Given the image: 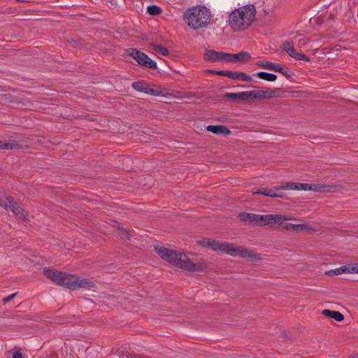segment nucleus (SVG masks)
<instances>
[{
  "label": "nucleus",
  "instance_id": "nucleus-1",
  "mask_svg": "<svg viewBox=\"0 0 358 358\" xmlns=\"http://www.w3.org/2000/svg\"><path fill=\"white\" fill-rule=\"evenodd\" d=\"M155 250L163 260L183 271L199 273L204 271L207 268L203 262L194 263L185 253L178 250L161 246H155Z\"/></svg>",
  "mask_w": 358,
  "mask_h": 358
},
{
  "label": "nucleus",
  "instance_id": "nucleus-2",
  "mask_svg": "<svg viewBox=\"0 0 358 358\" xmlns=\"http://www.w3.org/2000/svg\"><path fill=\"white\" fill-rule=\"evenodd\" d=\"M43 272L44 275L53 282L70 289L74 290L77 288L90 289L94 287L93 282L87 278L67 274L53 268H44Z\"/></svg>",
  "mask_w": 358,
  "mask_h": 358
},
{
  "label": "nucleus",
  "instance_id": "nucleus-3",
  "mask_svg": "<svg viewBox=\"0 0 358 358\" xmlns=\"http://www.w3.org/2000/svg\"><path fill=\"white\" fill-rule=\"evenodd\" d=\"M255 5L248 4L232 11L228 20L229 26L234 31H241L250 27L255 19Z\"/></svg>",
  "mask_w": 358,
  "mask_h": 358
},
{
  "label": "nucleus",
  "instance_id": "nucleus-4",
  "mask_svg": "<svg viewBox=\"0 0 358 358\" xmlns=\"http://www.w3.org/2000/svg\"><path fill=\"white\" fill-rule=\"evenodd\" d=\"M210 248L214 251H220L232 257L249 259L251 261L261 259L260 255L243 246H240L234 243L211 239Z\"/></svg>",
  "mask_w": 358,
  "mask_h": 358
},
{
  "label": "nucleus",
  "instance_id": "nucleus-5",
  "mask_svg": "<svg viewBox=\"0 0 358 358\" xmlns=\"http://www.w3.org/2000/svg\"><path fill=\"white\" fill-rule=\"evenodd\" d=\"M211 18L210 10L204 6L189 8L183 16L185 23L194 30L206 27L210 22Z\"/></svg>",
  "mask_w": 358,
  "mask_h": 358
},
{
  "label": "nucleus",
  "instance_id": "nucleus-6",
  "mask_svg": "<svg viewBox=\"0 0 358 358\" xmlns=\"http://www.w3.org/2000/svg\"><path fill=\"white\" fill-rule=\"evenodd\" d=\"M275 92L271 90H252L240 92H228L224 95V97L236 102H242L250 99H261L266 98H272Z\"/></svg>",
  "mask_w": 358,
  "mask_h": 358
},
{
  "label": "nucleus",
  "instance_id": "nucleus-7",
  "mask_svg": "<svg viewBox=\"0 0 358 358\" xmlns=\"http://www.w3.org/2000/svg\"><path fill=\"white\" fill-rule=\"evenodd\" d=\"M127 55L134 58L139 65L148 69H157V62L151 59L146 54L136 49L129 48L126 50Z\"/></svg>",
  "mask_w": 358,
  "mask_h": 358
},
{
  "label": "nucleus",
  "instance_id": "nucleus-8",
  "mask_svg": "<svg viewBox=\"0 0 358 358\" xmlns=\"http://www.w3.org/2000/svg\"><path fill=\"white\" fill-rule=\"evenodd\" d=\"M257 219L256 222L257 226H264L266 224H282L283 221L292 220L291 217L288 215H257Z\"/></svg>",
  "mask_w": 358,
  "mask_h": 358
},
{
  "label": "nucleus",
  "instance_id": "nucleus-9",
  "mask_svg": "<svg viewBox=\"0 0 358 358\" xmlns=\"http://www.w3.org/2000/svg\"><path fill=\"white\" fill-rule=\"evenodd\" d=\"M288 189H296V190H313L320 192H329L331 187L327 185H317L308 183H299V182H289L287 183Z\"/></svg>",
  "mask_w": 358,
  "mask_h": 358
},
{
  "label": "nucleus",
  "instance_id": "nucleus-10",
  "mask_svg": "<svg viewBox=\"0 0 358 358\" xmlns=\"http://www.w3.org/2000/svg\"><path fill=\"white\" fill-rule=\"evenodd\" d=\"M0 205L6 210H11L13 214L22 220H26V215L23 209L13 200L10 196L6 197L0 200Z\"/></svg>",
  "mask_w": 358,
  "mask_h": 358
},
{
  "label": "nucleus",
  "instance_id": "nucleus-11",
  "mask_svg": "<svg viewBox=\"0 0 358 358\" xmlns=\"http://www.w3.org/2000/svg\"><path fill=\"white\" fill-rule=\"evenodd\" d=\"M286 187L287 184L285 185L278 186L273 188L259 187L256 188V190L252 193L253 194H257L270 197L282 198L284 196L282 190L288 189Z\"/></svg>",
  "mask_w": 358,
  "mask_h": 358
},
{
  "label": "nucleus",
  "instance_id": "nucleus-12",
  "mask_svg": "<svg viewBox=\"0 0 358 358\" xmlns=\"http://www.w3.org/2000/svg\"><path fill=\"white\" fill-rule=\"evenodd\" d=\"M227 53L209 50L205 52L203 58L206 61L210 62L218 61L227 62Z\"/></svg>",
  "mask_w": 358,
  "mask_h": 358
},
{
  "label": "nucleus",
  "instance_id": "nucleus-13",
  "mask_svg": "<svg viewBox=\"0 0 358 358\" xmlns=\"http://www.w3.org/2000/svg\"><path fill=\"white\" fill-rule=\"evenodd\" d=\"M132 88L136 91L148 94L157 95V91L151 88L146 83L143 81L134 82L131 84Z\"/></svg>",
  "mask_w": 358,
  "mask_h": 358
},
{
  "label": "nucleus",
  "instance_id": "nucleus-14",
  "mask_svg": "<svg viewBox=\"0 0 358 358\" xmlns=\"http://www.w3.org/2000/svg\"><path fill=\"white\" fill-rule=\"evenodd\" d=\"M250 59V55L248 52H240L237 54L227 53V62H244Z\"/></svg>",
  "mask_w": 358,
  "mask_h": 358
},
{
  "label": "nucleus",
  "instance_id": "nucleus-15",
  "mask_svg": "<svg viewBox=\"0 0 358 358\" xmlns=\"http://www.w3.org/2000/svg\"><path fill=\"white\" fill-rule=\"evenodd\" d=\"M206 129L208 131L215 134H223L224 136H227L231 134V131L225 125L222 124L208 125L206 127Z\"/></svg>",
  "mask_w": 358,
  "mask_h": 358
},
{
  "label": "nucleus",
  "instance_id": "nucleus-16",
  "mask_svg": "<svg viewBox=\"0 0 358 358\" xmlns=\"http://www.w3.org/2000/svg\"><path fill=\"white\" fill-rule=\"evenodd\" d=\"M227 78L234 80H240L245 82H250L252 80L251 76L245 73L231 71L227 75Z\"/></svg>",
  "mask_w": 358,
  "mask_h": 358
},
{
  "label": "nucleus",
  "instance_id": "nucleus-17",
  "mask_svg": "<svg viewBox=\"0 0 358 358\" xmlns=\"http://www.w3.org/2000/svg\"><path fill=\"white\" fill-rule=\"evenodd\" d=\"M322 314L326 317L333 318L338 322H341L344 320L343 315L336 310H328V309H324L322 311Z\"/></svg>",
  "mask_w": 358,
  "mask_h": 358
},
{
  "label": "nucleus",
  "instance_id": "nucleus-18",
  "mask_svg": "<svg viewBox=\"0 0 358 358\" xmlns=\"http://www.w3.org/2000/svg\"><path fill=\"white\" fill-rule=\"evenodd\" d=\"M282 49L285 51L290 57L295 59L297 52L294 48V42L292 41H287L282 43Z\"/></svg>",
  "mask_w": 358,
  "mask_h": 358
},
{
  "label": "nucleus",
  "instance_id": "nucleus-19",
  "mask_svg": "<svg viewBox=\"0 0 358 358\" xmlns=\"http://www.w3.org/2000/svg\"><path fill=\"white\" fill-rule=\"evenodd\" d=\"M21 148L19 143L15 141L10 140L8 142L0 141V149L3 150H15Z\"/></svg>",
  "mask_w": 358,
  "mask_h": 358
},
{
  "label": "nucleus",
  "instance_id": "nucleus-20",
  "mask_svg": "<svg viewBox=\"0 0 358 358\" xmlns=\"http://www.w3.org/2000/svg\"><path fill=\"white\" fill-rule=\"evenodd\" d=\"M283 228L288 231H302V230H305V229H308V226L304 224H292V223H285L283 225Z\"/></svg>",
  "mask_w": 358,
  "mask_h": 358
},
{
  "label": "nucleus",
  "instance_id": "nucleus-21",
  "mask_svg": "<svg viewBox=\"0 0 358 358\" xmlns=\"http://www.w3.org/2000/svg\"><path fill=\"white\" fill-rule=\"evenodd\" d=\"M274 71L279 72L284 75L287 78H292L294 73L287 66H282L279 64H276Z\"/></svg>",
  "mask_w": 358,
  "mask_h": 358
},
{
  "label": "nucleus",
  "instance_id": "nucleus-22",
  "mask_svg": "<svg viewBox=\"0 0 358 358\" xmlns=\"http://www.w3.org/2000/svg\"><path fill=\"white\" fill-rule=\"evenodd\" d=\"M255 76L260 79L270 82H273L277 79L276 75L264 71L258 72Z\"/></svg>",
  "mask_w": 358,
  "mask_h": 358
},
{
  "label": "nucleus",
  "instance_id": "nucleus-23",
  "mask_svg": "<svg viewBox=\"0 0 358 358\" xmlns=\"http://www.w3.org/2000/svg\"><path fill=\"white\" fill-rule=\"evenodd\" d=\"M118 236L122 240L129 241L131 238L130 232L127 229L120 227V224L118 225Z\"/></svg>",
  "mask_w": 358,
  "mask_h": 358
},
{
  "label": "nucleus",
  "instance_id": "nucleus-24",
  "mask_svg": "<svg viewBox=\"0 0 358 358\" xmlns=\"http://www.w3.org/2000/svg\"><path fill=\"white\" fill-rule=\"evenodd\" d=\"M151 47L156 52L163 56H167L169 54V50L166 48L162 46L161 45L152 44Z\"/></svg>",
  "mask_w": 358,
  "mask_h": 358
},
{
  "label": "nucleus",
  "instance_id": "nucleus-25",
  "mask_svg": "<svg viewBox=\"0 0 358 358\" xmlns=\"http://www.w3.org/2000/svg\"><path fill=\"white\" fill-rule=\"evenodd\" d=\"M257 65L258 66L262 67L264 69L274 71L276 63H273V62H266V61H258L257 62Z\"/></svg>",
  "mask_w": 358,
  "mask_h": 358
},
{
  "label": "nucleus",
  "instance_id": "nucleus-26",
  "mask_svg": "<svg viewBox=\"0 0 358 358\" xmlns=\"http://www.w3.org/2000/svg\"><path fill=\"white\" fill-rule=\"evenodd\" d=\"M147 12L151 15H157L162 13V8L157 5H151L148 6Z\"/></svg>",
  "mask_w": 358,
  "mask_h": 358
},
{
  "label": "nucleus",
  "instance_id": "nucleus-27",
  "mask_svg": "<svg viewBox=\"0 0 358 358\" xmlns=\"http://www.w3.org/2000/svg\"><path fill=\"white\" fill-rule=\"evenodd\" d=\"M344 273H346V268L345 266L336 269L328 271L325 273V274L328 275H338Z\"/></svg>",
  "mask_w": 358,
  "mask_h": 358
},
{
  "label": "nucleus",
  "instance_id": "nucleus-28",
  "mask_svg": "<svg viewBox=\"0 0 358 358\" xmlns=\"http://www.w3.org/2000/svg\"><path fill=\"white\" fill-rule=\"evenodd\" d=\"M345 266L346 273H358V264H352Z\"/></svg>",
  "mask_w": 358,
  "mask_h": 358
},
{
  "label": "nucleus",
  "instance_id": "nucleus-29",
  "mask_svg": "<svg viewBox=\"0 0 358 358\" xmlns=\"http://www.w3.org/2000/svg\"><path fill=\"white\" fill-rule=\"evenodd\" d=\"M238 217L240 220L243 222H246L249 223V217H251L250 213H241L239 214Z\"/></svg>",
  "mask_w": 358,
  "mask_h": 358
},
{
  "label": "nucleus",
  "instance_id": "nucleus-30",
  "mask_svg": "<svg viewBox=\"0 0 358 358\" xmlns=\"http://www.w3.org/2000/svg\"><path fill=\"white\" fill-rule=\"evenodd\" d=\"M210 238H204L201 241H199L198 243L202 247L210 248Z\"/></svg>",
  "mask_w": 358,
  "mask_h": 358
},
{
  "label": "nucleus",
  "instance_id": "nucleus-31",
  "mask_svg": "<svg viewBox=\"0 0 358 358\" xmlns=\"http://www.w3.org/2000/svg\"><path fill=\"white\" fill-rule=\"evenodd\" d=\"M295 59L298 60L310 61V59L306 55L300 52H297Z\"/></svg>",
  "mask_w": 358,
  "mask_h": 358
},
{
  "label": "nucleus",
  "instance_id": "nucleus-32",
  "mask_svg": "<svg viewBox=\"0 0 358 358\" xmlns=\"http://www.w3.org/2000/svg\"><path fill=\"white\" fill-rule=\"evenodd\" d=\"M250 215H251V217H249V224H252L256 225V222H257V215L250 213Z\"/></svg>",
  "mask_w": 358,
  "mask_h": 358
},
{
  "label": "nucleus",
  "instance_id": "nucleus-33",
  "mask_svg": "<svg viewBox=\"0 0 358 358\" xmlns=\"http://www.w3.org/2000/svg\"><path fill=\"white\" fill-rule=\"evenodd\" d=\"M16 294H17V293H14V294H12L10 295L3 298V303H6L10 301L15 296Z\"/></svg>",
  "mask_w": 358,
  "mask_h": 358
},
{
  "label": "nucleus",
  "instance_id": "nucleus-34",
  "mask_svg": "<svg viewBox=\"0 0 358 358\" xmlns=\"http://www.w3.org/2000/svg\"><path fill=\"white\" fill-rule=\"evenodd\" d=\"M229 72L230 71H215V74L227 77V75L229 73Z\"/></svg>",
  "mask_w": 358,
  "mask_h": 358
},
{
  "label": "nucleus",
  "instance_id": "nucleus-35",
  "mask_svg": "<svg viewBox=\"0 0 358 358\" xmlns=\"http://www.w3.org/2000/svg\"><path fill=\"white\" fill-rule=\"evenodd\" d=\"M125 0H110V3L113 5L120 6L124 3Z\"/></svg>",
  "mask_w": 358,
  "mask_h": 358
},
{
  "label": "nucleus",
  "instance_id": "nucleus-36",
  "mask_svg": "<svg viewBox=\"0 0 358 358\" xmlns=\"http://www.w3.org/2000/svg\"><path fill=\"white\" fill-rule=\"evenodd\" d=\"M13 358H23L22 354L19 351L15 352L13 354Z\"/></svg>",
  "mask_w": 358,
  "mask_h": 358
},
{
  "label": "nucleus",
  "instance_id": "nucleus-37",
  "mask_svg": "<svg viewBox=\"0 0 358 358\" xmlns=\"http://www.w3.org/2000/svg\"><path fill=\"white\" fill-rule=\"evenodd\" d=\"M183 96L185 98H190L194 96V94L191 92H185Z\"/></svg>",
  "mask_w": 358,
  "mask_h": 358
},
{
  "label": "nucleus",
  "instance_id": "nucleus-38",
  "mask_svg": "<svg viewBox=\"0 0 358 358\" xmlns=\"http://www.w3.org/2000/svg\"><path fill=\"white\" fill-rule=\"evenodd\" d=\"M305 43H306V39L305 38H302V39H300L299 41V44L300 45H304Z\"/></svg>",
  "mask_w": 358,
  "mask_h": 358
},
{
  "label": "nucleus",
  "instance_id": "nucleus-39",
  "mask_svg": "<svg viewBox=\"0 0 358 358\" xmlns=\"http://www.w3.org/2000/svg\"><path fill=\"white\" fill-rule=\"evenodd\" d=\"M208 71L209 73H211L215 74V70H208Z\"/></svg>",
  "mask_w": 358,
  "mask_h": 358
},
{
  "label": "nucleus",
  "instance_id": "nucleus-40",
  "mask_svg": "<svg viewBox=\"0 0 358 358\" xmlns=\"http://www.w3.org/2000/svg\"><path fill=\"white\" fill-rule=\"evenodd\" d=\"M352 358H358V357H352Z\"/></svg>",
  "mask_w": 358,
  "mask_h": 358
}]
</instances>
